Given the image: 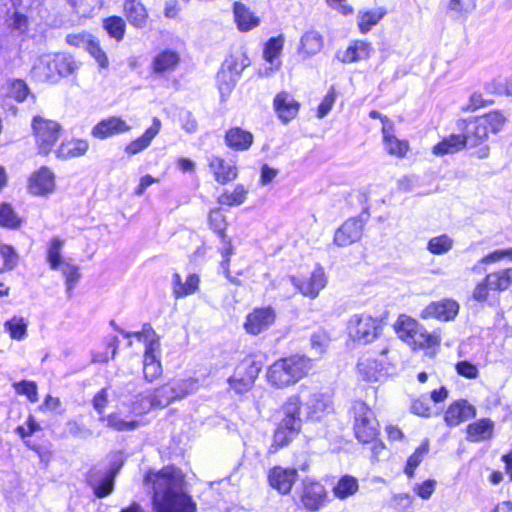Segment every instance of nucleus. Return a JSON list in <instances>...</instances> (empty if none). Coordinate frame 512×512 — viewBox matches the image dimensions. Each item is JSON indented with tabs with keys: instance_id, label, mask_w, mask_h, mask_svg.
<instances>
[{
	"instance_id": "obj_1",
	"label": "nucleus",
	"mask_w": 512,
	"mask_h": 512,
	"mask_svg": "<svg viewBox=\"0 0 512 512\" xmlns=\"http://www.w3.org/2000/svg\"><path fill=\"white\" fill-rule=\"evenodd\" d=\"M152 483L155 512H196V503L184 491V479L179 469L164 467L154 475Z\"/></svg>"
},
{
	"instance_id": "obj_2",
	"label": "nucleus",
	"mask_w": 512,
	"mask_h": 512,
	"mask_svg": "<svg viewBox=\"0 0 512 512\" xmlns=\"http://www.w3.org/2000/svg\"><path fill=\"white\" fill-rule=\"evenodd\" d=\"M311 368L312 363L309 358L293 355L274 362L267 371V380L276 388H284L300 381Z\"/></svg>"
},
{
	"instance_id": "obj_3",
	"label": "nucleus",
	"mask_w": 512,
	"mask_h": 512,
	"mask_svg": "<svg viewBox=\"0 0 512 512\" xmlns=\"http://www.w3.org/2000/svg\"><path fill=\"white\" fill-rule=\"evenodd\" d=\"M506 122L499 111L462 121L458 126L470 147H476L486 141L490 133L497 134Z\"/></svg>"
},
{
	"instance_id": "obj_4",
	"label": "nucleus",
	"mask_w": 512,
	"mask_h": 512,
	"mask_svg": "<svg viewBox=\"0 0 512 512\" xmlns=\"http://www.w3.org/2000/svg\"><path fill=\"white\" fill-rule=\"evenodd\" d=\"M77 68V64L71 55L49 53L39 57L33 67V74L40 81L55 82L61 77L69 76Z\"/></svg>"
},
{
	"instance_id": "obj_5",
	"label": "nucleus",
	"mask_w": 512,
	"mask_h": 512,
	"mask_svg": "<svg viewBox=\"0 0 512 512\" xmlns=\"http://www.w3.org/2000/svg\"><path fill=\"white\" fill-rule=\"evenodd\" d=\"M347 331L353 342L366 345L372 343L380 336L382 320L366 312L356 313L349 318Z\"/></svg>"
},
{
	"instance_id": "obj_6",
	"label": "nucleus",
	"mask_w": 512,
	"mask_h": 512,
	"mask_svg": "<svg viewBox=\"0 0 512 512\" xmlns=\"http://www.w3.org/2000/svg\"><path fill=\"white\" fill-rule=\"evenodd\" d=\"M350 412L356 438L363 443L373 442L378 435V422L373 411L363 401H355Z\"/></svg>"
},
{
	"instance_id": "obj_7",
	"label": "nucleus",
	"mask_w": 512,
	"mask_h": 512,
	"mask_svg": "<svg viewBox=\"0 0 512 512\" xmlns=\"http://www.w3.org/2000/svg\"><path fill=\"white\" fill-rule=\"evenodd\" d=\"M31 126L39 154L48 155L59 140L60 124L41 116H35Z\"/></svg>"
},
{
	"instance_id": "obj_8",
	"label": "nucleus",
	"mask_w": 512,
	"mask_h": 512,
	"mask_svg": "<svg viewBox=\"0 0 512 512\" xmlns=\"http://www.w3.org/2000/svg\"><path fill=\"white\" fill-rule=\"evenodd\" d=\"M262 365L259 361L248 357L235 368L234 374L228 378V384L237 394L248 392L254 385Z\"/></svg>"
},
{
	"instance_id": "obj_9",
	"label": "nucleus",
	"mask_w": 512,
	"mask_h": 512,
	"mask_svg": "<svg viewBox=\"0 0 512 512\" xmlns=\"http://www.w3.org/2000/svg\"><path fill=\"white\" fill-rule=\"evenodd\" d=\"M276 320V311L272 306L254 308L244 322L248 334L259 335L268 330Z\"/></svg>"
},
{
	"instance_id": "obj_10",
	"label": "nucleus",
	"mask_w": 512,
	"mask_h": 512,
	"mask_svg": "<svg viewBox=\"0 0 512 512\" xmlns=\"http://www.w3.org/2000/svg\"><path fill=\"white\" fill-rule=\"evenodd\" d=\"M365 222L360 218H349L334 234L333 242L339 247L349 246L362 237Z\"/></svg>"
},
{
	"instance_id": "obj_11",
	"label": "nucleus",
	"mask_w": 512,
	"mask_h": 512,
	"mask_svg": "<svg viewBox=\"0 0 512 512\" xmlns=\"http://www.w3.org/2000/svg\"><path fill=\"white\" fill-rule=\"evenodd\" d=\"M301 503L309 511H318L325 503L327 492L325 487L315 481L306 480L303 482L301 492Z\"/></svg>"
},
{
	"instance_id": "obj_12",
	"label": "nucleus",
	"mask_w": 512,
	"mask_h": 512,
	"mask_svg": "<svg viewBox=\"0 0 512 512\" xmlns=\"http://www.w3.org/2000/svg\"><path fill=\"white\" fill-rule=\"evenodd\" d=\"M290 279L302 295L310 298H316L327 283L325 273L321 267L316 268L309 278L301 280L291 277Z\"/></svg>"
},
{
	"instance_id": "obj_13",
	"label": "nucleus",
	"mask_w": 512,
	"mask_h": 512,
	"mask_svg": "<svg viewBox=\"0 0 512 512\" xmlns=\"http://www.w3.org/2000/svg\"><path fill=\"white\" fill-rule=\"evenodd\" d=\"M181 63V55L173 49L159 51L151 61V70L154 74L163 76L174 72Z\"/></svg>"
},
{
	"instance_id": "obj_14",
	"label": "nucleus",
	"mask_w": 512,
	"mask_h": 512,
	"mask_svg": "<svg viewBox=\"0 0 512 512\" xmlns=\"http://www.w3.org/2000/svg\"><path fill=\"white\" fill-rule=\"evenodd\" d=\"M475 416L476 408L467 400L460 399L449 405L445 411L444 420L449 427H456Z\"/></svg>"
},
{
	"instance_id": "obj_15",
	"label": "nucleus",
	"mask_w": 512,
	"mask_h": 512,
	"mask_svg": "<svg viewBox=\"0 0 512 512\" xmlns=\"http://www.w3.org/2000/svg\"><path fill=\"white\" fill-rule=\"evenodd\" d=\"M459 312V304L452 299L430 303L421 313L422 318H436L441 321L453 320Z\"/></svg>"
},
{
	"instance_id": "obj_16",
	"label": "nucleus",
	"mask_w": 512,
	"mask_h": 512,
	"mask_svg": "<svg viewBox=\"0 0 512 512\" xmlns=\"http://www.w3.org/2000/svg\"><path fill=\"white\" fill-rule=\"evenodd\" d=\"M297 477L298 473L296 469L276 466L270 470L268 480L270 486L279 493L288 494Z\"/></svg>"
},
{
	"instance_id": "obj_17",
	"label": "nucleus",
	"mask_w": 512,
	"mask_h": 512,
	"mask_svg": "<svg viewBox=\"0 0 512 512\" xmlns=\"http://www.w3.org/2000/svg\"><path fill=\"white\" fill-rule=\"evenodd\" d=\"M273 107L278 118L287 124L297 116L300 104L291 94L282 91L275 96Z\"/></svg>"
},
{
	"instance_id": "obj_18",
	"label": "nucleus",
	"mask_w": 512,
	"mask_h": 512,
	"mask_svg": "<svg viewBox=\"0 0 512 512\" xmlns=\"http://www.w3.org/2000/svg\"><path fill=\"white\" fill-rule=\"evenodd\" d=\"M131 127L119 117H109L93 127L91 135L97 139H106L114 135L128 132Z\"/></svg>"
},
{
	"instance_id": "obj_19",
	"label": "nucleus",
	"mask_w": 512,
	"mask_h": 512,
	"mask_svg": "<svg viewBox=\"0 0 512 512\" xmlns=\"http://www.w3.org/2000/svg\"><path fill=\"white\" fill-rule=\"evenodd\" d=\"M54 174L47 167H41L29 179L28 189L34 195H46L54 190Z\"/></svg>"
},
{
	"instance_id": "obj_20",
	"label": "nucleus",
	"mask_w": 512,
	"mask_h": 512,
	"mask_svg": "<svg viewBox=\"0 0 512 512\" xmlns=\"http://www.w3.org/2000/svg\"><path fill=\"white\" fill-rule=\"evenodd\" d=\"M114 479L115 477H113L112 473L96 468L92 469L88 474V483L98 498H104L113 491Z\"/></svg>"
},
{
	"instance_id": "obj_21",
	"label": "nucleus",
	"mask_w": 512,
	"mask_h": 512,
	"mask_svg": "<svg viewBox=\"0 0 512 512\" xmlns=\"http://www.w3.org/2000/svg\"><path fill=\"white\" fill-rule=\"evenodd\" d=\"M173 400H176V397L170 383H168L154 391L146 406L133 403L131 411L140 415L146 413L151 407H165Z\"/></svg>"
},
{
	"instance_id": "obj_22",
	"label": "nucleus",
	"mask_w": 512,
	"mask_h": 512,
	"mask_svg": "<svg viewBox=\"0 0 512 512\" xmlns=\"http://www.w3.org/2000/svg\"><path fill=\"white\" fill-rule=\"evenodd\" d=\"M301 407L300 397L293 395L283 405L282 423L284 427H289L290 435H296L301 428V419L299 417Z\"/></svg>"
},
{
	"instance_id": "obj_23",
	"label": "nucleus",
	"mask_w": 512,
	"mask_h": 512,
	"mask_svg": "<svg viewBox=\"0 0 512 512\" xmlns=\"http://www.w3.org/2000/svg\"><path fill=\"white\" fill-rule=\"evenodd\" d=\"M208 164L215 180L219 184H227L237 178L238 170L235 165L227 163L223 158L211 156L208 158Z\"/></svg>"
},
{
	"instance_id": "obj_24",
	"label": "nucleus",
	"mask_w": 512,
	"mask_h": 512,
	"mask_svg": "<svg viewBox=\"0 0 512 512\" xmlns=\"http://www.w3.org/2000/svg\"><path fill=\"white\" fill-rule=\"evenodd\" d=\"M159 349L160 346L151 344L148 350H144L143 375L145 380L148 382H153L162 375Z\"/></svg>"
},
{
	"instance_id": "obj_25",
	"label": "nucleus",
	"mask_w": 512,
	"mask_h": 512,
	"mask_svg": "<svg viewBox=\"0 0 512 512\" xmlns=\"http://www.w3.org/2000/svg\"><path fill=\"white\" fill-rule=\"evenodd\" d=\"M236 66L226 61L217 74V85L222 97L231 93L239 79L243 67L238 70Z\"/></svg>"
},
{
	"instance_id": "obj_26",
	"label": "nucleus",
	"mask_w": 512,
	"mask_h": 512,
	"mask_svg": "<svg viewBox=\"0 0 512 512\" xmlns=\"http://www.w3.org/2000/svg\"><path fill=\"white\" fill-rule=\"evenodd\" d=\"M309 419L320 420L325 414L332 411V401L329 396L322 393H313L305 403Z\"/></svg>"
},
{
	"instance_id": "obj_27",
	"label": "nucleus",
	"mask_w": 512,
	"mask_h": 512,
	"mask_svg": "<svg viewBox=\"0 0 512 512\" xmlns=\"http://www.w3.org/2000/svg\"><path fill=\"white\" fill-rule=\"evenodd\" d=\"M161 126L162 124L160 119L154 117L152 120V125L148 129H146L142 136L130 142L125 147V152L129 155H136L145 150L146 148H148L152 140L160 132Z\"/></svg>"
},
{
	"instance_id": "obj_28",
	"label": "nucleus",
	"mask_w": 512,
	"mask_h": 512,
	"mask_svg": "<svg viewBox=\"0 0 512 512\" xmlns=\"http://www.w3.org/2000/svg\"><path fill=\"white\" fill-rule=\"evenodd\" d=\"M324 47V38L322 34L316 30L306 31L301 39L298 52L304 58H310L320 53Z\"/></svg>"
},
{
	"instance_id": "obj_29",
	"label": "nucleus",
	"mask_w": 512,
	"mask_h": 512,
	"mask_svg": "<svg viewBox=\"0 0 512 512\" xmlns=\"http://www.w3.org/2000/svg\"><path fill=\"white\" fill-rule=\"evenodd\" d=\"M200 278L192 273L186 277L183 282L179 273L175 272L172 276L173 294L175 298H184L196 293L199 289Z\"/></svg>"
},
{
	"instance_id": "obj_30",
	"label": "nucleus",
	"mask_w": 512,
	"mask_h": 512,
	"mask_svg": "<svg viewBox=\"0 0 512 512\" xmlns=\"http://www.w3.org/2000/svg\"><path fill=\"white\" fill-rule=\"evenodd\" d=\"M124 15L128 22L136 28H144L147 24L148 13L140 0H124Z\"/></svg>"
},
{
	"instance_id": "obj_31",
	"label": "nucleus",
	"mask_w": 512,
	"mask_h": 512,
	"mask_svg": "<svg viewBox=\"0 0 512 512\" xmlns=\"http://www.w3.org/2000/svg\"><path fill=\"white\" fill-rule=\"evenodd\" d=\"M357 370L364 381H378L383 375L384 363L371 357H362L358 361Z\"/></svg>"
},
{
	"instance_id": "obj_32",
	"label": "nucleus",
	"mask_w": 512,
	"mask_h": 512,
	"mask_svg": "<svg viewBox=\"0 0 512 512\" xmlns=\"http://www.w3.org/2000/svg\"><path fill=\"white\" fill-rule=\"evenodd\" d=\"M494 423L488 418H482L467 426V440L469 442H481L492 437Z\"/></svg>"
},
{
	"instance_id": "obj_33",
	"label": "nucleus",
	"mask_w": 512,
	"mask_h": 512,
	"mask_svg": "<svg viewBox=\"0 0 512 512\" xmlns=\"http://www.w3.org/2000/svg\"><path fill=\"white\" fill-rule=\"evenodd\" d=\"M420 324L407 315H400L394 324V330L398 337L409 346L415 342L414 335Z\"/></svg>"
},
{
	"instance_id": "obj_34",
	"label": "nucleus",
	"mask_w": 512,
	"mask_h": 512,
	"mask_svg": "<svg viewBox=\"0 0 512 512\" xmlns=\"http://www.w3.org/2000/svg\"><path fill=\"white\" fill-rule=\"evenodd\" d=\"M372 47L370 43L357 40L351 43L343 52V55L338 54V59L343 63H353L360 60L367 59L370 56Z\"/></svg>"
},
{
	"instance_id": "obj_35",
	"label": "nucleus",
	"mask_w": 512,
	"mask_h": 512,
	"mask_svg": "<svg viewBox=\"0 0 512 512\" xmlns=\"http://www.w3.org/2000/svg\"><path fill=\"white\" fill-rule=\"evenodd\" d=\"M391 129L392 127L387 126L386 123L384 122V125L382 127V133L385 150L390 155L402 158L406 155L408 151V143L406 141L399 140L394 135H392Z\"/></svg>"
},
{
	"instance_id": "obj_36",
	"label": "nucleus",
	"mask_w": 512,
	"mask_h": 512,
	"mask_svg": "<svg viewBox=\"0 0 512 512\" xmlns=\"http://www.w3.org/2000/svg\"><path fill=\"white\" fill-rule=\"evenodd\" d=\"M233 12L239 30L249 31L258 26L259 18L256 17L244 4L235 2Z\"/></svg>"
},
{
	"instance_id": "obj_37",
	"label": "nucleus",
	"mask_w": 512,
	"mask_h": 512,
	"mask_svg": "<svg viewBox=\"0 0 512 512\" xmlns=\"http://www.w3.org/2000/svg\"><path fill=\"white\" fill-rule=\"evenodd\" d=\"M225 140L230 148L243 151L251 146L253 136L250 132L244 131L241 128H232L227 131Z\"/></svg>"
},
{
	"instance_id": "obj_38",
	"label": "nucleus",
	"mask_w": 512,
	"mask_h": 512,
	"mask_svg": "<svg viewBox=\"0 0 512 512\" xmlns=\"http://www.w3.org/2000/svg\"><path fill=\"white\" fill-rule=\"evenodd\" d=\"M468 143L461 135H450L433 147V153L438 156L453 154L463 149Z\"/></svg>"
},
{
	"instance_id": "obj_39",
	"label": "nucleus",
	"mask_w": 512,
	"mask_h": 512,
	"mask_svg": "<svg viewBox=\"0 0 512 512\" xmlns=\"http://www.w3.org/2000/svg\"><path fill=\"white\" fill-rule=\"evenodd\" d=\"M88 148L89 145L86 140H71L63 142L56 151V155L63 160L80 157L87 152Z\"/></svg>"
},
{
	"instance_id": "obj_40",
	"label": "nucleus",
	"mask_w": 512,
	"mask_h": 512,
	"mask_svg": "<svg viewBox=\"0 0 512 512\" xmlns=\"http://www.w3.org/2000/svg\"><path fill=\"white\" fill-rule=\"evenodd\" d=\"M490 290L494 292L506 291L512 285V268L502 269L486 276Z\"/></svg>"
},
{
	"instance_id": "obj_41",
	"label": "nucleus",
	"mask_w": 512,
	"mask_h": 512,
	"mask_svg": "<svg viewBox=\"0 0 512 512\" xmlns=\"http://www.w3.org/2000/svg\"><path fill=\"white\" fill-rule=\"evenodd\" d=\"M415 333V342L410 344V347L413 349L434 348L440 345L441 336L437 331L429 333L423 326L420 325L418 331Z\"/></svg>"
},
{
	"instance_id": "obj_42",
	"label": "nucleus",
	"mask_w": 512,
	"mask_h": 512,
	"mask_svg": "<svg viewBox=\"0 0 512 512\" xmlns=\"http://www.w3.org/2000/svg\"><path fill=\"white\" fill-rule=\"evenodd\" d=\"M248 190L242 184H237L232 191L225 190L218 197V203L226 206H239L246 200Z\"/></svg>"
},
{
	"instance_id": "obj_43",
	"label": "nucleus",
	"mask_w": 512,
	"mask_h": 512,
	"mask_svg": "<svg viewBox=\"0 0 512 512\" xmlns=\"http://www.w3.org/2000/svg\"><path fill=\"white\" fill-rule=\"evenodd\" d=\"M358 489V480L353 476L345 475L338 480L333 492L337 498L346 499L354 495Z\"/></svg>"
},
{
	"instance_id": "obj_44",
	"label": "nucleus",
	"mask_w": 512,
	"mask_h": 512,
	"mask_svg": "<svg viewBox=\"0 0 512 512\" xmlns=\"http://www.w3.org/2000/svg\"><path fill=\"white\" fill-rule=\"evenodd\" d=\"M429 452V440L424 439L421 445L416 448L414 453L408 458L404 472L409 477L412 478L414 476L416 468L423 461L424 457Z\"/></svg>"
},
{
	"instance_id": "obj_45",
	"label": "nucleus",
	"mask_w": 512,
	"mask_h": 512,
	"mask_svg": "<svg viewBox=\"0 0 512 512\" xmlns=\"http://www.w3.org/2000/svg\"><path fill=\"white\" fill-rule=\"evenodd\" d=\"M100 421L107 422V426L115 431H132L139 426L138 421L125 420L117 413H112L108 416H101Z\"/></svg>"
},
{
	"instance_id": "obj_46",
	"label": "nucleus",
	"mask_w": 512,
	"mask_h": 512,
	"mask_svg": "<svg viewBox=\"0 0 512 512\" xmlns=\"http://www.w3.org/2000/svg\"><path fill=\"white\" fill-rule=\"evenodd\" d=\"M28 322L23 317L14 316L4 324L5 330L14 340H23L27 335Z\"/></svg>"
},
{
	"instance_id": "obj_47",
	"label": "nucleus",
	"mask_w": 512,
	"mask_h": 512,
	"mask_svg": "<svg viewBox=\"0 0 512 512\" xmlns=\"http://www.w3.org/2000/svg\"><path fill=\"white\" fill-rule=\"evenodd\" d=\"M125 338L134 337L139 342H143L145 345V350H148L151 344H155V346H160L159 339L149 324H145L142 327L141 331L138 332H122Z\"/></svg>"
},
{
	"instance_id": "obj_48",
	"label": "nucleus",
	"mask_w": 512,
	"mask_h": 512,
	"mask_svg": "<svg viewBox=\"0 0 512 512\" xmlns=\"http://www.w3.org/2000/svg\"><path fill=\"white\" fill-rule=\"evenodd\" d=\"M103 28L117 42L121 41L125 34L126 24L119 16H110L103 20Z\"/></svg>"
},
{
	"instance_id": "obj_49",
	"label": "nucleus",
	"mask_w": 512,
	"mask_h": 512,
	"mask_svg": "<svg viewBox=\"0 0 512 512\" xmlns=\"http://www.w3.org/2000/svg\"><path fill=\"white\" fill-rule=\"evenodd\" d=\"M386 14L384 8L367 11L359 17V28L362 33H367L375 26Z\"/></svg>"
},
{
	"instance_id": "obj_50",
	"label": "nucleus",
	"mask_w": 512,
	"mask_h": 512,
	"mask_svg": "<svg viewBox=\"0 0 512 512\" xmlns=\"http://www.w3.org/2000/svg\"><path fill=\"white\" fill-rule=\"evenodd\" d=\"M176 399H181L198 388V381L193 378L174 380L170 383Z\"/></svg>"
},
{
	"instance_id": "obj_51",
	"label": "nucleus",
	"mask_w": 512,
	"mask_h": 512,
	"mask_svg": "<svg viewBox=\"0 0 512 512\" xmlns=\"http://www.w3.org/2000/svg\"><path fill=\"white\" fill-rule=\"evenodd\" d=\"M453 240L446 234L433 237L429 240L427 249L435 255H442L452 249Z\"/></svg>"
},
{
	"instance_id": "obj_52",
	"label": "nucleus",
	"mask_w": 512,
	"mask_h": 512,
	"mask_svg": "<svg viewBox=\"0 0 512 512\" xmlns=\"http://www.w3.org/2000/svg\"><path fill=\"white\" fill-rule=\"evenodd\" d=\"M64 245V241L55 237L51 240L47 251V261L50 264L51 269H59L62 265L61 260V249Z\"/></svg>"
},
{
	"instance_id": "obj_53",
	"label": "nucleus",
	"mask_w": 512,
	"mask_h": 512,
	"mask_svg": "<svg viewBox=\"0 0 512 512\" xmlns=\"http://www.w3.org/2000/svg\"><path fill=\"white\" fill-rule=\"evenodd\" d=\"M13 387L17 394L25 395L30 402L36 403L39 400L37 385L35 382L22 380L14 383Z\"/></svg>"
},
{
	"instance_id": "obj_54",
	"label": "nucleus",
	"mask_w": 512,
	"mask_h": 512,
	"mask_svg": "<svg viewBox=\"0 0 512 512\" xmlns=\"http://www.w3.org/2000/svg\"><path fill=\"white\" fill-rule=\"evenodd\" d=\"M283 44L284 39L282 36L270 38L266 43L263 52L265 60L272 64L274 59L281 53Z\"/></svg>"
},
{
	"instance_id": "obj_55",
	"label": "nucleus",
	"mask_w": 512,
	"mask_h": 512,
	"mask_svg": "<svg viewBox=\"0 0 512 512\" xmlns=\"http://www.w3.org/2000/svg\"><path fill=\"white\" fill-rule=\"evenodd\" d=\"M209 225L211 229H213L221 238V241H225L226 239V221L225 216L221 213L219 209H213L209 213Z\"/></svg>"
},
{
	"instance_id": "obj_56",
	"label": "nucleus",
	"mask_w": 512,
	"mask_h": 512,
	"mask_svg": "<svg viewBox=\"0 0 512 512\" xmlns=\"http://www.w3.org/2000/svg\"><path fill=\"white\" fill-rule=\"evenodd\" d=\"M310 342L312 350L316 354L321 355L326 351L330 337L326 331L318 330L311 335Z\"/></svg>"
},
{
	"instance_id": "obj_57",
	"label": "nucleus",
	"mask_w": 512,
	"mask_h": 512,
	"mask_svg": "<svg viewBox=\"0 0 512 512\" xmlns=\"http://www.w3.org/2000/svg\"><path fill=\"white\" fill-rule=\"evenodd\" d=\"M0 225L8 228H16L20 225V219L8 204L0 206Z\"/></svg>"
},
{
	"instance_id": "obj_58",
	"label": "nucleus",
	"mask_w": 512,
	"mask_h": 512,
	"mask_svg": "<svg viewBox=\"0 0 512 512\" xmlns=\"http://www.w3.org/2000/svg\"><path fill=\"white\" fill-rule=\"evenodd\" d=\"M59 269H61L63 275L65 276L67 292L70 295L75 284L80 278L79 269L77 266L66 262L62 263Z\"/></svg>"
},
{
	"instance_id": "obj_59",
	"label": "nucleus",
	"mask_w": 512,
	"mask_h": 512,
	"mask_svg": "<svg viewBox=\"0 0 512 512\" xmlns=\"http://www.w3.org/2000/svg\"><path fill=\"white\" fill-rule=\"evenodd\" d=\"M87 51L90 53V55L96 60L98 65L101 68H107L109 65L108 58L106 53L102 50V48L99 45V42L95 39H91V41H87Z\"/></svg>"
},
{
	"instance_id": "obj_60",
	"label": "nucleus",
	"mask_w": 512,
	"mask_h": 512,
	"mask_svg": "<svg viewBox=\"0 0 512 512\" xmlns=\"http://www.w3.org/2000/svg\"><path fill=\"white\" fill-rule=\"evenodd\" d=\"M30 91L23 80L12 81L9 89V95L18 102H23L28 97Z\"/></svg>"
},
{
	"instance_id": "obj_61",
	"label": "nucleus",
	"mask_w": 512,
	"mask_h": 512,
	"mask_svg": "<svg viewBox=\"0 0 512 512\" xmlns=\"http://www.w3.org/2000/svg\"><path fill=\"white\" fill-rule=\"evenodd\" d=\"M411 411L418 416L429 417L431 415L430 399L423 395L414 400L411 405Z\"/></svg>"
},
{
	"instance_id": "obj_62",
	"label": "nucleus",
	"mask_w": 512,
	"mask_h": 512,
	"mask_svg": "<svg viewBox=\"0 0 512 512\" xmlns=\"http://www.w3.org/2000/svg\"><path fill=\"white\" fill-rule=\"evenodd\" d=\"M0 257L3 260V269L11 270L16 266L17 255L11 246H0Z\"/></svg>"
},
{
	"instance_id": "obj_63",
	"label": "nucleus",
	"mask_w": 512,
	"mask_h": 512,
	"mask_svg": "<svg viewBox=\"0 0 512 512\" xmlns=\"http://www.w3.org/2000/svg\"><path fill=\"white\" fill-rule=\"evenodd\" d=\"M335 100H336V91H335L334 87H331L318 107V112H317L318 118H320V119L324 118L331 111V109L335 103Z\"/></svg>"
},
{
	"instance_id": "obj_64",
	"label": "nucleus",
	"mask_w": 512,
	"mask_h": 512,
	"mask_svg": "<svg viewBox=\"0 0 512 512\" xmlns=\"http://www.w3.org/2000/svg\"><path fill=\"white\" fill-rule=\"evenodd\" d=\"M457 373L468 379H475L478 376V368L468 361H461L456 364Z\"/></svg>"
}]
</instances>
